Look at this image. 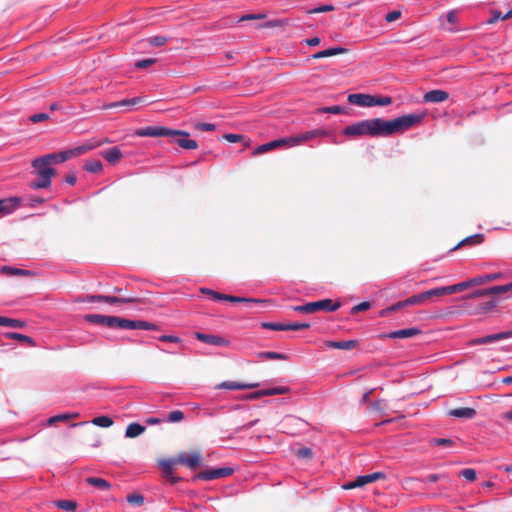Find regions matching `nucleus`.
<instances>
[{"label":"nucleus","instance_id":"obj_1","mask_svg":"<svg viewBox=\"0 0 512 512\" xmlns=\"http://www.w3.org/2000/svg\"><path fill=\"white\" fill-rule=\"evenodd\" d=\"M424 114H407L392 120L382 118L366 119L346 126L342 133L347 137H386L402 133L418 124L424 119Z\"/></svg>","mask_w":512,"mask_h":512},{"label":"nucleus","instance_id":"obj_2","mask_svg":"<svg viewBox=\"0 0 512 512\" xmlns=\"http://www.w3.org/2000/svg\"><path fill=\"white\" fill-rule=\"evenodd\" d=\"M135 136L138 137H172L171 142L178 144L181 148L195 150L198 143L189 139V132L185 130H174L165 126H146L135 130Z\"/></svg>","mask_w":512,"mask_h":512},{"label":"nucleus","instance_id":"obj_3","mask_svg":"<svg viewBox=\"0 0 512 512\" xmlns=\"http://www.w3.org/2000/svg\"><path fill=\"white\" fill-rule=\"evenodd\" d=\"M202 455L200 451L190 453L181 452L176 457L161 459L158 466L163 471L164 478L172 484L180 482L181 478L174 475V467L178 464L184 465L191 470H196L201 465Z\"/></svg>","mask_w":512,"mask_h":512},{"label":"nucleus","instance_id":"obj_4","mask_svg":"<svg viewBox=\"0 0 512 512\" xmlns=\"http://www.w3.org/2000/svg\"><path fill=\"white\" fill-rule=\"evenodd\" d=\"M328 134H329L328 131H326L324 129H314V130H311V131H307V132L301 133V134L296 135V136L280 138V139L273 140L271 142H268V143H265V144H262V145L258 146L253 151V155L264 154L266 152H269V151H271L273 149L280 148V147H285V146L293 147V146H297V145H300V144H302L304 142L310 141V140H312V139H314L316 137H324V136H327Z\"/></svg>","mask_w":512,"mask_h":512},{"label":"nucleus","instance_id":"obj_5","mask_svg":"<svg viewBox=\"0 0 512 512\" xmlns=\"http://www.w3.org/2000/svg\"><path fill=\"white\" fill-rule=\"evenodd\" d=\"M31 166L34 168V173L38 176V179L29 184L30 188L33 190L48 188L51 185L52 177L56 175V170L42 156L33 159Z\"/></svg>","mask_w":512,"mask_h":512},{"label":"nucleus","instance_id":"obj_6","mask_svg":"<svg viewBox=\"0 0 512 512\" xmlns=\"http://www.w3.org/2000/svg\"><path fill=\"white\" fill-rule=\"evenodd\" d=\"M348 102L361 107L387 106L392 103L389 96H373L370 94L355 93L348 96Z\"/></svg>","mask_w":512,"mask_h":512},{"label":"nucleus","instance_id":"obj_7","mask_svg":"<svg viewBox=\"0 0 512 512\" xmlns=\"http://www.w3.org/2000/svg\"><path fill=\"white\" fill-rule=\"evenodd\" d=\"M93 148H94V146H79V147L69 149L66 151H61L58 153L46 154V155H43L42 157L46 162H49V165L52 166L53 164L62 163V162H65L73 157H77Z\"/></svg>","mask_w":512,"mask_h":512},{"label":"nucleus","instance_id":"obj_8","mask_svg":"<svg viewBox=\"0 0 512 512\" xmlns=\"http://www.w3.org/2000/svg\"><path fill=\"white\" fill-rule=\"evenodd\" d=\"M386 475L383 472H374L372 474L358 476L354 481H350L342 486L345 490L361 488L369 483L375 482L380 479H385Z\"/></svg>","mask_w":512,"mask_h":512},{"label":"nucleus","instance_id":"obj_9","mask_svg":"<svg viewBox=\"0 0 512 512\" xmlns=\"http://www.w3.org/2000/svg\"><path fill=\"white\" fill-rule=\"evenodd\" d=\"M233 473V469L230 467L213 468L199 472L193 477V480H205L211 481L214 479H220L230 476Z\"/></svg>","mask_w":512,"mask_h":512},{"label":"nucleus","instance_id":"obj_10","mask_svg":"<svg viewBox=\"0 0 512 512\" xmlns=\"http://www.w3.org/2000/svg\"><path fill=\"white\" fill-rule=\"evenodd\" d=\"M340 307V303H334L331 299H322L315 302H310L311 314L318 311L332 312Z\"/></svg>","mask_w":512,"mask_h":512},{"label":"nucleus","instance_id":"obj_11","mask_svg":"<svg viewBox=\"0 0 512 512\" xmlns=\"http://www.w3.org/2000/svg\"><path fill=\"white\" fill-rule=\"evenodd\" d=\"M511 337H512V330L487 335V336L481 337V338H476V339H473L470 342V344L471 345H482V344H487V343H491V342H495V341H499V340L508 339Z\"/></svg>","mask_w":512,"mask_h":512},{"label":"nucleus","instance_id":"obj_12","mask_svg":"<svg viewBox=\"0 0 512 512\" xmlns=\"http://www.w3.org/2000/svg\"><path fill=\"white\" fill-rule=\"evenodd\" d=\"M114 318L115 316L108 315H100V314H87L84 316V319L87 322L107 326L109 328H114Z\"/></svg>","mask_w":512,"mask_h":512},{"label":"nucleus","instance_id":"obj_13","mask_svg":"<svg viewBox=\"0 0 512 512\" xmlns=\"http://www.w3.org/2000/svg\"><path fill=\"white\" fill-rule=\"evenodd\" d=\"M421 333L420 329L418 328H407V329H401L397 331H393L387 334H382L381 338H392V339H404V338H411L416 335H419Z\"/></svg>","mask_w":512,"mask_h":512},{"label":"nucleus","instance_id":"obj_14","mask_svg":"<svg viewBox=\"0 0 512 512\" xmlns=\"http://www.w3.org/2000/svg\"><path fill=\"white\" fill-rule=\"evenodd\" d=\"M195 337L204 343L214 345V346H225L228 344V341L221 336L212 335V334H204L201 332H196Z\"/></svg>","mask_w":512,"mask_h":512},{"label":"nucleus","instance_id":"obj_15","mask_svg":"<svg viewBox=\"0 0 512 512\" xmlns=\"http://www.w3.org/2000/svg\"><path fill=\"white\" fill-rule=\"evenodd\" d=\"M449 98V94L444 90H431L424 94L423 101L427 103H440Z\"/></svg>","mask_w":512,"mask_h":512},{"label":"nucleus","instance_id":"obj_16","mask_svg":"<svg viewBox=\"0 0 512 512\" xmlns=\"http://www.w3.org/2000/svg\"><path fill=\"white\" fill-rule=\"evenodd\" d=\"M258 383H240L235 381H225L216 386L217 389L228 390H246L258 387Z\"/></svg>","mask_w":512,"mask_h":512},{"label":"nucleus","instance_id":"obj_17","mask_svg":"<svg viewBox=\"0 0 512 512\" xmlns=\"http://www.w3.org/2000/svg\"><path fill=\"white\" fill-rule=\"evenodd\" d=\"M142 102H143L142 97H134V98H130V99H123L121 101L109 103L107 105H104L102 108L103 109H112V108H119V107L129 108L134 105L140 104Z\"/></svg>","mask_w":512,"mask_h":512},{"label":"nucleus","instance_id":"obj_18","mask_svg":"<svg viewBox=\"0 0 512 512\" xmlns=\"http://www.w3.org/2000/svg\"><path fill=\"white\" fill-rule=\"evenodd\" d=\"M431 293L432 290H428L417 295H412L406 299V304H408V306L422 305L432 299L433 294Z\"/></svg>","mask_w":512,"mask_h":512},{"label":"nucleus","instance_id":"obj_19","mask_svg":"<svg viewBox=\"0 0 512 512\" xmlns=\"http://www.w3.org/2000/svg\"><path fill=\"white\" fill-rule=\"evenodd\" d=\"M100 155L111 164H116L123 156L117 146L101 151Z\"/></svg>","mask_w":512,"mask_h":512},{"label":"nucleus","instance_id":"obj_20","mask_svg":"<svg viewBox=\"0 0 512 512\" xmlns=\"http://www.w3.org/2000/svg\"><path fill=\"white\" fill-rule=\"evenodd\" d=\"M448 414L456 418L472 419L476 415V410L470 407H459L451 409Z\"/></svg>","mask_w":512,"mask_h":512},{"label":"nucleus","instance_id":"obj_21","mask_svg":"<svg viewBox=\"0 0 512 512\" xmlns=\"http://www.w3.org/2000/svg\"><path fill=\"white\" fill-rule=\"evenodd\" d=\"M358 345L357 340H346V341H326L325 346L328 348L351 350Z\"/></svg>","mask_w":512,"mask_h":512},{"label":"nucleus","instance_id":"obj_22","mask_svg":"<svg viewBox=\"0 0 512 512\" xmlns=\"http://www.w3.org/2000/svg\"><path fill=\"white\" fill-rule=\"evenodd\" d=\"M484 241V235L483 234H474L469 237H466L465 239L461 240L455 247L451 249V251H455L459 249L462 246L466 245H478L481 244Z\"/></svg>","mask_w":512,"mask_h":512},{"label":"nucleus","instance_id":"obj_23","mask_svg":"<svg viewBox=\"0 0 512 512\" xmlns=\"http://www.w3.org/2000/svg\"><path fill=\"white\" fill-rule=\"evenodd\" d=\"M346 52H347L346 48L333 47V48H329V49H326L323 51H319V52L313 54L312 57L314 59H320V58H326V57L336 56V55H340V54H345Z\"/></svg>","mask_w":512,"mask_h":512},{"label":"nucleus","instance_id":"obj_24","mask_svg":"<svg viewBox=\"0 0 512 512\" xmlns=\"http://www.w3.org/2000/svg\"><path fill=\"white\" fill-rule=\"evenodd\" d=\"M18 204V198H8L0 200V214H7L12 212Z\"/></svg>","mask_w":512,"mask_h":512},{"label":"nucleus","instance_id":"obj_25","mask_svg":"<svg viewBox=\"0 0 512 512\" xmlns=\"http://www.w3.org/2000/svg\"><path fill=\"white\" fill-rule=\"evenodd\" d=\"M146 430L145 426H142L139 423H130L125 431V437L127 438H135L144 433Z\"/></svg>","mask_w":512,"mask_h":512},{"label":"nucleus","instance_id":"obj_26","mask_svg":"<svg viewBox=\"0 0 512 512\" xmlns=\"http://www.w3.org/2000/svg\"><path fill=\"white\" fill-rule=\"evenodd\" d=\"M114 328L137 329V320H130V319L115 316Z\"/></svg>","mask_w":512,"mask_h":512},{"label":"nucleus","instance_id":"obj_27","mask_svg":"<svg viewBox=\"0 0 512 512\" xmlns=\"http://www.w3.org/2000/svg\"><path fill=\"white\" fill-rule=\"evenodd\" d=\"M4 336L8 339H13V340L27 343L31 347L36 346V342L34 341V339H32L31 337L24 335V334H20V333H16V332H6V333H4Z\"/></svg>","mask_w":512,"mask_h":512},{"label":"nucleus","instance_id":"obj_28","mask_svg":"<svg viewBox=\"0 0 512 512\" xmlns=\"http://www.w3.org/2000/svg\"><path fill=\"white\" fill-rule=\"evenodd\" d=\"M0 326L22 329L26 327V322L20 319L0 316Z\"/></svg>","mask_w":512,"mask_h":512},{"label":"nucleus","instance_id":"obj_29","mask_svg":"<svg viewBox=\"0 0 512 512\" xmlns=\"http://www.w3.org/2000/svg\"><path fill=\"white\" fill-rule=\"evenodd\" d=\"M105 303L109 304H123V303H137L140 302L139 298L128 296V297H116V296H106L104 299Z\"/></svg>","mask_w":512,"mask_h":512},{"label":"nucleus","instance_id":"obj_30","mask_svg":"<svg viewBox=\"0 0 512 512\" xmlns=\"http://www.w3.org/2000/svg\"><path fill=\"white\" fill-rule=\"evenodd\" d=\"M86 482L100 490H109L111 488V484L102 478L89 477L86 479Z\"/></svg>","mask_w":512,"mask_h":512},{"label":"nucleus","instance_id":"obj_31","mask_svg":"<svg viewBox=\"0 0 512 512\" xmlns=\"http://www.w3.org/2000/svg\"><path fill=\"white\" fill-rule=\"evenodd\" d=\"M431 290H432L431 294H433V297H441L444 295H450V294L457 293L455 284L450 285V286H445V287H438V288H434Z\"/></svg>","mask_w":512,"mask_h":512},{"label":"nucleus","instance_id":"obj_32","mask_svg":"<svg viewBox=\"0 0 512 512\" xmlns=\"http://www.w3.org/2000/svg\"><path fill=\"white\" fill-rule=\"evenodd\" d=\"M225 301L232 302V303H265L266 300H260L256 298H245V297H237L232 295H227Z\"/></svg>","mask_w":512,"mask_h":512},{"label":"nucleus","instance_id":"obj_33","mask_svg":"<svg viewBox=\"0 0 512 512\" xmlns=\"http://www.w3.org/2000/svg\"><path fill=\"white\" fill-rule=\"evenodd\" d=\"M79 414L78 413H64V414H59V415H56V416H53V417H50L48 420H47V424L48 425H53L54 423L56 422H60V421H67V420H70V419H73V418H76L78 417Z\"/></svg>","mask_w":512,"mask_h":512},{"label":"nucleus","instance_id":"obj_34","mask_svg":"<svg viewBox=\"0 0 512 512\" xmlns=\"http://www.w3.org/2000/svg\"><path fill=\"white\" fill-rule=\"evenodd\" d=\"M290 391L289 387L286 386H280V387H274V388H268L263 389L264 396H273V395H282L286 394Z\"/></svg>","mask_w":512,"mask_h":512},{"label":"nucleus","instance_id":"obj_35","mask_svg":"<svg viewBox=\"0 0 512 512\" xmlns=\"http://www.w3.org/2000/svg\"><path fill=\"white\" fill-rule=\"evenodd\" d=\"M91 422L94 425L103 427V428H108V427L112 426L114 423L112 418L109 416H99V417L94 418Z\"/></svg>","mask_w":512,"mask_h":512},{"label":"nucleus","instance_id":"obj_36","mask_svg":"<svg viewBox=\"0 0 512 512\" xmlns=\"http://www.w3.org/2000/svg\"><path fill=\"white\" fill-rule=\"evenodd\" d=\"M85 170L91 173H98L102 170L103 166L99 160H88L84 166Z\"/></svg>","mask_w":512,"mask_h":512},{"label":"nucleus","instance_id":"obj_37","mask_svg":"<svg viewBox=\"0 0 512 512\" xmlns=\"http://www.w3.org/2000/svg\"><path fill=\"white\" fill-rule=\"evenodd\" d=\"M512 291V282L506 285L494 286L488 288L489 295H499Z\"/></svg>","mask_w":512,"mask_h":512},{"label":"nucleus","instance_id":"obj_38","mask_svg":"<svg viewBox=\"0 0 512 512\" xmlns=\"http://www.w3.org/2000/svg\"><path fill=\"white\" fill-rule=\"evenodd\" d=\"M55 506L65 511H74L77 508V503L71 500H59L55 502Z\"/></svg>","mask_w":512,"mask_h":512},{"label":"nucleus","instance_id":"obj_39","mask_svg":"<svg viewBox=\"0 0 512 512\" xmlns=\"http://www.w3.org/2000/svg\"><path fill=\"white\" fill-rule=\"evenodd\" d=\"M503 276L501 272L491 273L484 276H478L474 278V281H479V285H482L487 282H491L497 279H500Z\"/></svg>","mask_w":512,"mask_h":512},{"label":"nucleus","instance_id":"obj_40","mask_svg":"<svg viewBox=\"0 0 512 512\" xmlns=\"http://www.w3.org/2000/svg\"><path fill=\"white\" fill-rule=\"evenodd\" d=\"M2 272L7 275H21V276H29L31 275V272L29 270L24 269H18V268H12L9 266L2 267Z\"/></svg>","mask_w":512,"mask_h":512},{"label":"nucleus","instance_id":"obj_41","mask_svg":"<svg viewBox=\"0 0 512 512\" xmlns=\"http://www.w3.org/2000/svg\"><path fill=\"white\" fill-rule=\"evenodd\" d=\"M257 356L261 357V358H265V359H270V360H285V359H287V356L285 354H281L278 352H272V351L259 352L257 354Z\"/></svg>","mask_w":512,"mask_h":512},{"label":"nucleus","instance_id":"obj_42","mask_svg":"<svg viewBox=\"0 0 512 512\" xmlns=\"http://www.w3.org/2000/svg\"><path fill=\"white\" fill-rule=\"evenodd\" d=\"M200 292L206 295L211 296V298L215 301H225L226 294H222L219 292H216L214 290H211L209 288H201Z\"/></svg>","mask_w":512,"mask_h":512},{"label":"nucleus","instance_id":"obj_43","mask_svg":"<svg viewBox=\"0 0 512 512\" xmlns=\"http://www.w3.org/2000/svg\"><path fill=\"white\" fill-rule=\"evenodd\" d=\"M262 327L274 331H287L286 324L275 323V322H264Z\"/></svg>","mask_w":512,"mask_h":512},{"label":"nucleus","instance_id":"obj_44","mask_svg":"<svg viewBox=\"0 0 512 512\" xmlns=\"http://www.w3.org/2000/svg\"><path fill=\"white\" fill-rule=\"evenodd\" d=\"M478 285H479V281H474V278H471L467 281H463V282L455 284L457 293L461 292L467 288H470L472 286H478Z\"/></svg>","mask_w":512,"mask_h":512},{"label":"nucleus","instance_id":"obj_45","mask_svg":"<svg viewBox=\"0 0 512 512\" xmlns=\"http://www.w3.org/2000/svg\"><path fill=\"white\" fill-rule=\"evenodd\" d=\"M335 7L332 4H325L307 11V14L326 13L334 11Z\"/></svg>","mask_w":512,"mask_h":512},{"label":"nucleus","instance_id":"obj_46","mask_svg":"<svg viewBox=\"0 0 512 512\" xmlns=\"http://www.w3.org/2000/svg\"><path fill=\"white\" fill-rule=\"evenodd\" d=\"M406 306H408V304H406V299H405L403 301H399V302L391 305L390 307L382 310L380 315L381 316H385L387 313L397 311V310L402 309V308H404Z\"/></svg>","mask_w":512,"mask_h":512},{"label":"nucleus","instance_id":"obj_47","mask_svg":"<svg viewBox=\"0 0 512 512\" xmlns=\"http://www.w3.org/2000/svg\"><path fill=\"white\" fill-rule=\"evenodd\" d=\"M147 41L151 46L160 47L168 42V38L162 35H158L149 38Z\"/></svg>","mask_w":512,"mask_h":512},{"label":"nucleus","instance_id":"obj_48","mask_svg":"<svg viewBox=\"0 0 512 512\" xmlns=\"http://www.w3.org/2000/svg\"><path fill=\"white\" fill-rule=\"evenodd\" d=\"M459 476L465 478L466 480H468L470 482H473L477 478V473L474 469L467 468V469L460 471Z\"/></svg>","mask_w":512,"mask_h":512},{"label":"nucleus","instance_id":"obj_49","mask_svg":"<svg viewBox=\"0 0 512 512\" xmlns=\"http://www.w3.org/2000/svg\"><path fill=\"white\" fill-rule=\"evenodd\" d=\"M431 444L436 446L452 447L454 445V441L448 438H434L431 440Z\"/></svg>","mask_w":512,"mask_h":512},{"label":"nucleus","instance_id":"obj_50","mask_svg":"<svg viewBox=\"0 0 512 512\" xmlns=\"http://www.w3.org/2000/svg\"><path fill=\"white\" fill-rule=\"evenodd\" d=\"M184 419V413L181 410H174L168 414L167 420L169 422H180Z\"/></svg>","mask_w":512,"mask_h":512},{"label":"nucleus","instance_id":"obj_51","mask_svg":"<svg viewBox=\"0 0 512 512\" xmlns=\"http://www.w3.org/2000/svg\"><path fill=\"white\" fill-rule=\"evenodd\" d=\"M370 307H371V303L368 302V301H364V302H361V303L353 306L351 308L350 313L351 314H356L358 312L366 311V310L370 309Z\"/></svg>","mask_w":512,"mask_h":512},{"label":"nucleus","instance_id":"obj_52","mask_svg":"<svg viewBox=\"0 0 512 512\" xmlns=\"http://www.w3.org/2000/svg\"><path fill=\"white\" fill-rule=\"evenodd\" d=\"M296 456L301 459H311L313 457V452L308 447H303L297 450Z\"/></svg>","mask_w":512,"mask_h":512},{"label":"nucleus","instance_id":"obj_53","mask_svg":"<svg viewBox=\"0 0 512 512\" xmlns=\"http://www.w3.org/2000/svg\"><path fill=\"white\" fill-rule=\"evenodd\" d=\"M137 329L142 330H158V326L154 323L143 321V320H137Z\"/></svg>","mask_w":512,"mask_h":512},{"label":"nucleus","instance_id":"obj_54","mask_svg":"<svg viewBox=\"0 0 512 512\" xmlns=\"http://www.w3.org/2000/svg\"><path fill=\"white\" fill-rule=\"evenodd\" d=\"M127 501L132 505H142L144 503V497L141 494L134 493L127 497Z\"/></svg>","mask_w":512,"mask_h":512},{"label":"nucleus","instance_id":"obj_55","mask_svg":"<svg viewBox=\"0 0 512 512\" xmlns=\"http://www.w3.org/2000/svg\"><path fill=\"white\" fill-rule=\"evenodd\" d=\"M194 128L200 131H214L216 129L215 124L212 123H195Z\"/></svg>","mask_w":512,"mask_h":512},{"label":"nucleus","instance_id":"obj_56","mask_svg":"<svg viewBox=\"0 0 512 512\" xmlns=\"http://www.w3.org/2000/svg\"><path fill=\"white\" fill-rule=\"evenodd\" d=\"M286 327H287V331L288 330H304V329H308L310 327V324L294 322V323L286 324Z\"/></svg>","mask_w":512,"mask_h":512},{"label":"nucleus","instance_id":"obj_57","mask_svg":"<svg viewBox=\"0 0 512 512\" xmlns=\"http://www.w3.org/2000/svg\"><path fill=\"white\" fill-rule=\"evenodd\" d=\"M155 62H156V59H154V58L143 59V60L137 61L135 63V67L139 68V69H144V68H147V67L153 65Z\"/></svg>","mask_w":512,"mask_h":512},{"label":"nucleus","instance_id":"obj_58","mask_svg":"<svg viewBox=\"0 0 512 512\" xmlns=\"http://www.w3.org/2000/svg\"><path fill=\"white\" fill-rule=\"evenodd\" d=\"M50 116L47 113H37L30 116V121L33 123H38L41 121L48 120Z\"/></svg>","mask_w":512,"mask_h":512},{"label":"nucleus","instance_id":"obj_59","mask_svg":"<svg viewBox=\"0 0 512 512\" xmlns=\"http://www.w3.org/2000/svg\"><path fill=\"white\" fill-rule=\"evenodd\" d=\"M223 138L225 140H227L228 142H231V143H236V142H239L243 139V136L240 135V134H232V133H229V134H225L223 135Z\"/></svg>","mask_w":512,"mask_h":512},{"label":"nucleus","instance_id":"obj_60","mask_svg":"<svg viewBox=\"0 0 512 512\" xmlns=\"http://www.w3.org/2000/svg\"><path fill=\"white\" fill-rule=\"evenodd\" d=\"M488 295H489L488 288H486V289L477 290V291L471 293L466 298L467 299H474V298H480V297H484V296H488Z\"/></svg>","mask_w":512,"mask_h":512},{"label":"nucleus","instance_id":"obj_61","mask_svg":"<svg viewBox=\"0 0 512 512\" xmlns=\"http://www.w3.org/2000/svg\"><path fill=\"white\" fill-rule=\"evenodd\" d=\"M401 16V12L398 11V10H394V11H391L389 12L386 16H385V20L387 22H393L397 19H399Z\"/></svg>","mask_w":512,"mask_h":512},{"label":"nucleus","instance_id":"obj_62","mask_svg":"<svg viewBox=\"0 0 512 512\" xmlns=\"http://www.w3.org/2000/svg\"><path fill=\"white\" fill-rule=\"evenodd\" d=\"M293 310L301 313L311 314L310 302L304 305L294 306Z\"/></svg>","mask_w":512,"mask_h":512},{"label":"nucleus","instance_id":"obj_63","mask_svg":"<svg viewBox=\"0 0 512 512\" xmlns=\"http://www.w3.org/2000/svg\"><path fill=\"white\" fill-rule=\"evenodd\" d=\"M325 113L340 114L344 112V108L341 106L326 107L322 110Z\"/></svg>","mask_w":512,"mask_h":512},{"label":"nucleus","instance_id":"obj_64","mask_svg":"<svg viewBox=\"0 0 512 512\" xmlns=\"http://www.w3.org/2000/svg\"><path fill=\"white\" fill-rule=\"evenodd\" d=\"M105 295H90L85 298L84 301L92 303V302H104Z\"/></svg>","mask_w":512,"mask_h":512}]
</instances>
